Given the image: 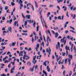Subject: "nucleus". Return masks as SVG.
<instances>
[{
  "label": "nucleus",
  "instance_id": "nucleus-1",
  "mask_svg": "<svg viewBox=\"0 0 76 76\" xmlns=\"http://www.w3.org/2000/svg\"><path fill=\"white\" fill-rule=\"evenodd\" d=\"M65 37H64V38H62L61 39V42L63 43L64 42V44H62L61 45V47H63V45H64L66 42V40H64V39L65 38Z\"/></svg>",
  "mask_w": 76,
  "mask_h": 76
},
{
  "label": "nucleus",
  "instance_id": "nucleus-2",
  "mask_svg": "<svg viewBox=\"0 0 76 76\" xmlns=\"http://www.w3.org/2000/svg\"><path fill=\"white\" fill-rule=\"evenodd\" d=\"M38 12H40V15H41V20L42 21V24L43 25V22H42V15L41 14V12H42V9H41V8H40L38 10Z\"/></svg>",
  "mask_w": 76,
  "mask_h": 76
},
{
  "label": "nucleus",
  "instance_id": "nucleus-3",
  "mask_svg": "<svg viewBox=\"0 0 76 76\" xmlns=\"http://www.w3.org/2000/svg\"><path fill=\"white\" fill-rule=\"evenodd\" d=\"M15 66H13V67L11 69L10 72L11 73H14V72H15V71H14L13 70H15Z\"/></svg>",
  "mask_w": 76,
  "mask_h": 76
},
{
  "label": "nucleus",
  "instance_id": "nucleus-4",
  "mask_svg": "<svg viewBox=\"0 0 76 76\" xmlns=\"http://www.w3.org/2000/svg\"><path fill=\"white\" fill-rule=\"evenodd\" d=\"M56 48L57 50L60 49V42H58L57 45L56 46Z\"/></svg>",
  "mask_w": 76,
  "mask_h": 76
},
{
  "label": "nucleus",
  "instance_id": "nucleus-5",
  "mask_svg": "<svg viewBox=\"0 0 76 76\" xmlns=\"http://www.w3.org/2000/svg\"><path fill=\"white\" fill-rule=\"evenodd\" d=\"M46 51L47 53L49 52V54H51V50L50 49V48L49 47V50H48V49H46Z\"/></svg>",
  "mask_w": 76,
  "mask_h": 76
},
{
  "label": "nucleus",
  "instance_id": "nucleus-6",
  "mask_svg": "<svg viewBox=\"0 0 76 76\" xmlns=\"http://www.w3.org/2000/svg\"><path fill=\"white\" fill-rule=\"evenodd\" d=\"M8 30L9 31H7V33H9V32H10L11 33H12V27H8Z\"/></svg>",
  "mask_w": 76,
  "mask_h": 76
},
{
  "label": "nucleus",
  "instance_id": "nucleus-7",
  "mask_svg": "<svg viewBox=\"0 0 76 76\" xmlns=\"http://www.w3.org/2000/svg\"><path fill=\"white\" fill-rule=\"evenodd\" d=\"M39 45L37 43L36 45V47L35 48L37 51H38V48H39Z\"/></svg>",
  "mask_w": 76,
  "mask_h": 76
},
{
  "label": "nucleus",
  "instance_id": "nucleus-8",
  "mask_svg": "<svg viewBox=\"0 0 76 76\" xmlns=\"http://www.w3.org/2000/svg\"><path fill=\"white\" fill-rule=\"evenodd\" d=\"M47 63L48 64L49 63V62L48 61H45L43 63V65H45V66H47V64H46V63Z\"/></svg>",
  "mask_w": 76,
  "mask_h": 76
},
{
  "label": "nucleus",
  "instance_id": "nucleus-9",
  "mask_svg": "<svg viewBox=\"0 0 76 76\" xmlns=\"http://www.w3.org/2000/svg\"><path fill=\"white\" fill-rule=\"evenodd\" d=\"M68 57L70 59H71V60H72V59H73V55H72L69 54Z\"/></svg>",
  "mask_w": 76,
  "mask_h": 76
},
{
  "label": "nucleus",
  "instance_id": "nucleus-10",
  "mask_svg": "<svg viewBox=\"0 0 76 76\" xmlns=\"http://www.w3.org/2000/svg\"><path fill=\"white\" fill-rule=\"evenodd\" d=\"M47 69L48 70V72H50L51 71V70L50 69V68L49 67V66H47Z\"/></svg>",
  "mask_w": 76,
  "mask_h": 76
},
{
  "label": "nucleus",
  "instance_id": "nucleus-11",
  "mask_svg": "<svg viewBox=\"0 0 76 76\" xmlns=\"http://www.w3.org/2000/svg\"><path fill=\"white\" fill-rule=\"evenodd\" d=\"M47 41H50V42H51V40L50 39V37L48 36H47Z\"/></svg>",
  "mask_w": 76,
  "mask_h": 76
},
{
  "label": "nucleus",
  "instance_id": "nucleus-12",
  "mask_svg": "<svg viewBox=\"0 0 76 76\" xmlns=\"http://www.w3.org/2000/svg\"><path fill=\"white\" fill-rule=\"evenodd\" d=\"M61 58V56H59L58 57V56L56 57V61L58 62V60H60V59Z\"/></svg>",
  "mask_w": 76,
  "mask_h": 76
},
{
  "label": "nucleus",
  "instance_id": "nucleus-13",
  "mask_svg": "<svg viewBox=\"0 0 76 76\" xmlns=\"http://www.w3.org/2000/svg\"><path fill=\"white\" fill-rule=\"evenodd\" d=\"M7 58H8V56H5L4 58H3L2 60L3 61H4L5 60H6Z\"/></svg>",
  "mask_w": 76,
  "mask_h": 76
},
{
  "label": "nucleus",
  "instance_id": "nucleus-14",
  "mask_svg": "<svg viewBox=\"0 0 76 76\" xmlns=\"http://www.w3.org/2000/svg\"><path fill=\"white\" fill-rule=\"evenodd\" d=\"M23 51H22L21 52H20V53L19 54V56H23Z\"/></svg>",
  "mask_w": 76,
  "mask_h": 76
},
{
  "label": "nucleus",
  "instance_id": "nucleus-15",
  "mask_svg": "<svg viewBox=\"0 0 76 76\" xmlns=\"http://www.w3.org/2000/svg\"><path fill=\"white\" fill-rule=\"evenodd\" d=\"M34 3H35V7L36 8H38V3H37L36 1H34Z\"/></svg>",
  "mask_w": 76,
  "mask_h": 76
},
{
  "label": "nucleus",
  "instance_id": "nucleus-16",
  "mask_svg": "<svg viewBox=\"0 0 76 76\" xmlns=\"http://www.w3.org/2000/svg\"><path fill=\"white\" fill-rule=\"evenodd\" d=\"M31 63H30V62L29 61H28L27 63V66H31Z\"/></svg>",
  "mask_w": 76,
  "mask_h": 76
},
{
  "label": "nucleus",
  "instance_id": "nucleus-17",
  "mask_svg": "<svg viewBox=\"0 0 76 76\" xmlns=\"http://www.w3.org/2000/svg\"><path fill=\"white\" fill-rule=\"evenodd\" d=\"M68 64L69 65H70L71 64V63H70V61H71V60H70V58H69L68 59Z\"/></svg>",
  "mask_w": 76,
  "mask_h": 76
},
{
  "label": "nucleus",
  "instance_id": "nucleus-18",
  "mask_svg": "<svg viewBox=\"0 0 76 76\" xmlns=\"http://www.w3.org/2000/svg\"><path fill=\"white\" fill-rule=\"evenodd\" d=\"M24 56L26 57H29L27 55H26V52L25 51H24Z\"/></svg>",
  "mask_w": 76,
  "mask_h": 76
},
{
  "label": "nucleus",
  "instance_id": "nucleus-19",
  "mask_svg": "<svg viewBox=\"0 0 76 76\" xmlns=\"http://www.w3.org/2000/svg\"><path fill=\"white\" fill-rule=\"evenodd\" d=\"M36 57H37V56H35L34 57H33L32 62H34V61H35V60L36 59Z\"/></svg>",
  "mask_w": 76,
  "mask_h": 76
},
{
  "label": "nucleus",
  "instance_id": "nucleus-20",
  "mask_svg": "<svg viewBox=\"0 0 76 76\" xmlns=\"http://www.w3.org/2000/svg\"><path fill=\"white\" fill-rule=\"evenodd\" d=\"M44 22L45 25V27L46 28H47V24H46V23L44 21Z\"/></svg>",
  "mask_w": 76,
  "mask_h": 76
},
{
  "label": "nucleus",
  "instance_id": "nucleus-21",
  "mask_svg": "<svg viewBox=\"0 0 76 76\" xmlns=\"http://www.w3.org/2000/svg\"><path fill=\"white\" fill-rule=\"evenodd\" d=\"M34 66H33V68H31L30 69V70L31 72H34Z\"/></svg>",
  "mask_w": 76,
  "mask_h": 76
},
{
  "label": "nucleus",
  "instance_id": "nucleus-22",
  "mask_svg": "<svg viewBox=\"0 0 76 76\" xmlns=\"http://www.w3.org/2000/svg\"><path fill=\"white\" fill-rule=\"evenodd\" d=\"M39 26H37V32H38L39 31Z\"/></svg>",
  "mask_w": 76,
  "mask_h": 76
},
{
  "label": "nucleus",
  "instance_id": "nucleus-23",
  "mask_svg": "<svg viewBox=\"0 0 76 76\" xmlns=\"http://www.w3.org/2000/svg\"><path fill=\"white\" fill-rule=\"evenodd\" d=\"M22 6H23V4H21L20 5V6L19 7V9H20V10L22 9Z\"/></svg>",
  "mask_w": 76,
  "mask_h": 76
},
{
  "label": "nucleus",
  "instance_id": "nucleus-24",
  "mask_svg": "<svg viewBox=\"0 0 76 76\" xmlns=\"http://www.w3.org/2000/svg\"><path fill=\"white\" fill-rule=\"evenodd\" d=\"M65 48H66V50H69V47H67V46H66Z\"/></svg>",
  "mask_w": 76,
  "mask_h": 76
},
{
  "label": "nucleus",
  "instance_id": "nucleus-25",
  "mask_svg": "<svg viewBox=\"0 0 76 76\" xmlns=\"http://www.w3.org/2000/svg\"><path fill=\"white\" fill-rule=\"evenodd\" d=\"M23 3V2L21 0H20L19 1V3H20V4H22V3Z\"/></svg>",
  "mask_w": 76,
  "mask_h": 76
},
{
  "label": "nucleus",
  "instance_id": "nucleus-26",
  "mask_svg": "<svg viewBox=\"0 0 76 76\" xmlns=\"http://www.w3.org/2000/svg\"><path fill=\"white\" fill-rule=\"evenodd\" d=\"M26 17H27L28 19H29L31 17V15H26Z\"/></svg>",
  "mask_w": 76,
  "mask_h": 76
},
{
  "label": "nucleus",
  "instance_id": "nucleus-27",
  "mask_svg": "<svg viewBox=\"0 0 76 76\" xmlns=\"http://www.w3.org/2000/svg\"><path fill=\"white\" fill-rule=\"evenodd\" d=\"M27 23H28L27 21H25L24 26H26V25H27Z\"/></svg>",
  "mask_w": 76,
  "mask_h": 76
},
{
  "label": "nucleus",
  "instance_id": "nucleus-28",
  "mask_svg": "<svg viewBox=\"0 0 76 76\" xmlns=\"http://www.w3.org/2000/svg\"><path fill=\"white\" fill-rule=\"evenodd\" d=\"M15 44H16V42H12V46L14 47L15 45Z\"/></svg>",
  "mask_w": 76,
  "mask_h": 76
},
{
  "label": "nucleus",
  "instance_id": "nucleus-29",
  "mask_svg": "<svg viewBox=\"0 0 76 76\" xmlns=\"http://www.w3.org/2000/svg\"><path fill=\"white\" fill-rule=\"evenodd\" d=\"M63 1V0H59V1L58 0H57L58 3H60V2H62Z\"/></svg>",
  "mask_w": 76,
  "mask_h": 76
},
{
  "label": "nucleus",
  "instance_id": "nucleus-30",
  "mask_svg": "<svg viewBox=\"0 0 76 76\" xmlns=\"http://www.w3.org/2000/svg\"><path fill=\"white\" fill-rule=\"evenodd\" d=\"M43 73L46 76H47V72L44 70L43 71Z\"/></svg>",
  "mask_w": 76,
  "mask_h": 76
},
{
  "label": "nucleus",
  "instance_id": "nucleus-31",
  "mask_svg": "<svg viewBox=\"0 0 76 76\" xmlns=\"http://www.w3.org/2000/svg\"><path fill=\"white\" fill-rule=\"evenodd\" d=\"M54 7V5H50L48 7L50 8V7Z\"/></svg>",
  "mask_w": 76,
  "mask_h": 76
},
{
  "label": "nucleus",
  "instance_id": "nucleus-32",
  "mask_svg": "<svg viewBox=\"0 0 76 76\" xmlns=\"http://www.w3.org/2000/svg\"><path fill=\"white\" fill-rule=\"evenodd\" d=\"M11 4L12 6H15V3H14V2H11Z\"/></svg>",
  "mask_w": 76,
  "mask_h": 76
},
{
  "label": "nucleus",
  "instance_id": "nucleus-33",
  "mask_svg": "<svg viewBox=\"0 0 76 76\" xmlns=\"http://www.w3.org/2000/svg\"><path fill=\"white\" fill-rule=\"evenodd\" d=\"M4 63H9V61L7 60H5L4 61Z\"/></svg>",
  "mask_w": 76,
  "mask_h": 76
},
{
  "label": "nucleus",
  "instance_id": "nucleus-34",
  "mask_svg": "<svg viewBox=\"0 0 76 76\" xmlns=\"http://www.w3.org/2000/svg\"><path fill=\"white\" fill-rule=\"evenodd\" d=\"M58 19H59L60 20H61V16H59L58 18Z\"/></svg>",
  "mask_w": 76,
  "mask_h": 76
},
{
  "label": "nucleus",
  "instance_id": "nucleus-35",
  "mask_svg": "<svg viewBox=\"0 0 76 76\" xmlns=\"http://www.w3.org/2000/svg\"><path fill=\"white\" fill-rule=\"evenodd\" d=\"M41 6H42V7H47V6L46 5H41Z\"/></svg>",
  "mask_w": 76,
  "mask_h": 76
},
{
  "label": "nucleus",
  "instance_id": "nucleus-36",
  "mask_svg": "<svg viewBox=\"0 0 76 76\" xmlns=\"http://www.w3.org/2000/svg\"><path fill=\"white\" fill-rule=\"evenodd\" d=\"M18 21H15V23H14V25H16V24L18 23Z\"/></svg>",
  "mask_w": 76,
  "mask_h": 76
},
{
  "label": "nucleus",
  "instance_id": "nucleus-37",
  "mask_svg": "<svg viewBox=\"0 0 76 76\" xmlns=\"http://www.w3.org/2000/svg\"><path fill=\"white\" fill-rule=\"evenodd\" d=\"M23 32L24 33H26L28 32V30H23Z\"/></svg>",
  "mask_w": 76,
  "mask_h": 76
},
{
  "label": "nucleus",
  "instance_id": "nucleus-38",
  "mask_svg": "<svg viewBox=\"0 0 76 76\" xmlns=\"http://www.w3.org/2000/svg\"><path fill=\"white\" fill-rule=\"evenodd\" d=\"M58 33H57L56 34H55V38H57V37H58Z\"/></svg>",
  "mask_w": 76,
  "mask_h": 76
},
{
  "label": "nucleus",
  "instance_id": "nucleus-39",
  "mask_svg": "<svg viewBox=\"0 0 76 76\" xmlns=\"http://www.w3.org/2000/svg\"><path fill=\"white\" fill-rule=\"evenodd\" d=\"M66 71H64V72L63 73V75L64 76H65V73H66Z\"/></svg>",
  "mask_w": 76,
  "mask_h": 76
},
{
  "label": "nucleus",
  "instance_id": "nucleus-40",
  "mask_svg": "<svg viewBox=\"0 0 76 76\" xmlns=\"http://www.w3.org/2000/svg\"><path fill=\"white\" fill-rule=\"evenodd\" d=\"M22 35H26V36H28V34H27L26 33H23V34H22Z\"/></svg>",
  "mask_w": 76,
  "mask_h": 76
},
{
  "label": "nucleus",
  "instance_id": "nucleus-41",
  "mask_svg": "<svg viewBox=\"0 0 76 76\" xmlns=\"http://www.w3.org/2000/svg\"><path fill=\"white\" fill-rule=\"evenodd\" d=\"M50 15H51V13H50V12H48V17H49V16H50Z\"/></svg>",
  "mask_w": 76,
  "mask_h": 76
},
{
  "label": "nucleus",
  "instance_id": "nucleus-42",
  "mask_svg": "<svg viewBox=\"0 0 76 76\" xmlns=\"http://www.w3.org/2000/svg\"><path fill=\"white\" fill-rule=\"evenodd\" d=\"M37 67H38V66H37V65H36L35 67V69H36L35 70V71H37Z\"/></svg>",
  "mask_w": 76,
  "mask_h": 76
},
{
  "label": "nucleus",
  "instance_id": "nucleus-43",
  "mask_svg": "<svg viewBox=\"0 0 76 76\" xmlns=\"http://www.w3.org/2000/svg\"><path fill=\"white\" fill-rule=\"evenodd\" d=\"M37 60H36L35 61H34V62H32L34 64H35L37 63Z\"/></svg>",
  "mask_w": 76,
  "mask_h": 76
},
{
  "label": "nucleus",
  "instance_id": "nucleus-44",
  "mask_svg": "<svg viewBox=\"0 0 76 76\" xmlns=\"http://www.w3.org/2000/svg\"><path fill=\"white\" fill-rule=\"evenodd\" d=\"M40 51H41V52L42 51V47L41 46L40 47Z\"/></svg>",
  "mask_w": 76,
  "mask_h": 76
},
{
  "label": "nucleus",
  "instance_id": "nucleus-45",
  "mask_svg": "<svg viewBox=\"0 0 76 76\" xmlns=\"http://www.w3.org/2000/svg\"><path fill=\"white\" fill-rule=\"evenodd\" d=\"M30 58V57H28L26 58V60H28V59H29Z\"/></svg>",
  "mask_w": 76,
  "mask_h": 76
},
{
  "label": "nucleus",
  "instance_id": "nucleus-46",
  "mask_svg": "<svg viewBox=\"0 0 76 76\" xmlns=\"http://www.w3.org/2000/svg\"><path fill=\"white\" fill-rule=\"evenodd\" d=\"M2 2L4 4H6V2L4 1V0H2Z\"/></svg>",
  "mask_w": 76,
  "mask_h": 76
},
{
  "label": "nucleus",
  "instance_id": "nucleus-47",
  "mask_svg": "<svg viewBox=\"0 0 76 76\" xmlns=\"http://www.w3.org/2000/svg\"><path fill=\"white\" fill-rule=\"evenodd\" d=\"M65 32L66 34H67L68 32H69V31H68V30H66L65 31Z\"/></svg>",
  "mask_w": 76,
  "mask_h": 76
},
{
  "label": "nucleus",
  "instance_id": "nucleus-48",
  "mask_svg": "<svg viewBox=\"0 0 76 76\" xmlns=\"http://www.w3.org/2000/svg\"><path fill=\"white\" fill-rule=\"evenodd\" d=\"M64 15H63L62 16L61 18V19H62V20H63V19H64Z\"/></svg>",
  "mask_w": 76,
  "mask_h": 76
},
{
  "label": "nucleus",
  "instance_id": "nucleus-49",
  "mask_svg": "<svg viewBox=\"0 0 76 76\" xmlns=\"http://www.w3.org/2000/svg\"><path fill=\"white\" fill-rule=\"evenodd\" d=\"M70 32H73V33H76L75 31H74L73 30H70Z\"/></svg>",
  "mask_w": 76,
  "mask_h": 76
},
{
  "label": "nucleus",
  "instance_id": "nucleus-50",
  "mask_svg": "<svg viewBox=\"0 0 76 76\" xmlns=\"http://www.w3.org/2000/svg\"><path fill=\"white\" fill-rule=\"evenodd\" d=\"M10 67H11V66H10V64L8 65V67L10 69Z\"/></svg>",
  "mask_w": 76,
  "mask_h": 76
},
{
  "label": "nucleus",
  "instance_id": "nucleus-51",
  "mask_svg": "<svg viewBox=\"0 0 76 76\" xmlns=\"http://www.w3.org/2000/svg\"><path fill=\"white\" fill-rule=\"evenodd\" d=\"M32 50V48H30L29 49H28V51H31Z\"/></svg>",
  "mask_w": 76,
  "mask_h": 76
},
{
  "label": "nucleus",
  "instance_id": "nucleus-52",
  "mask_svg": "<svg viewBox=\"0 0 76 76\" xmlns=\"http://www.w3.org/2000/svg\"><path fill=\"white\" fill-rule=\"evenodd\" d=\"M75 18H76V15L75 14L72 18L73 19H75Z\"/></svg>",
  "mask_w": 76,
  "mask_h": 76
},
{
  "label": "nucleus",
  "instance_id": "nucleus-53",
  "mask_svg": "<svg viewBox=\"0 0 76 76\" xmlns=\"http://www.w3.org/2000/svg\"><path fill=\"white\" fill-rule=\"evenodd\" d=\"M2 19L3 20H5V17H3L2 18Z\"/></svg>",
  "mask_w": 76,
  "mask_h": 76
},
{
  "label": "nucleus",
  "instance_id": "nucleus-54",
  "mask_svg": "<svg viewBox=\"0 0 76 76\" xmlns=\"http://www.w3.org/2000/svg\"><path fill=\"white\" fill-rule=\"evenodd\" d=\"M65 54H66V53H63L62 52V55L63 56H64L65 55Z\"/></svg>",
  "mask_w": 76,
  "mask_h": 76
},
{
  "label": "nucleus",
  "instance_id": "nucleus-55",
  "mask_svg": "<svg viewBox=\"0 0 76 76\" xmlns=\"http://www.w3.org/2000/svg\"><path fill=\"white\" fill-rule=\"evenodd\" d=\"M9 21L10 23H11V22H12V19H11V20H10Z\"/></svg>",
  "mask_w": 76,
  "mask_h": 76
},
{
  "label": "nucleus",
  "instance_id": "nucleus-56",
  "mask_svg": "<svg viewBox=\"0 0 76 76\" xmlns=\"http://www.w3.org/2000/svg\"><path fill=\"white\" fill-rule=\"evenodd\" d=\"M70 28H72V29H73V30H75V28L72 27L71 26H70Z\"/></svg>",
  "mask_w": 76,
  "mask_h": 76
},
{
  "label": "nucleus",
  "instance_id": "nucleus-57",
  "mask_svg": "<svg viewBox=\"0 0 76 76\" xmlns=\"http://www.w3.org/2000/svg\"><path fill=\"white\" fill-rule=\"evenodd\" d=\"M67 59H66L64 60V62L66 64V62H67Z\"/></svg>",
  "mask_w": 76,
  "mask_h": 76
},
{
  "label": "nucleus",
  "instance_id": "nucleus-58",
  "mask_svg": "<svg viewBox=\"0 0 76 76\" xmlns=\"http://www.w3.org/2000/svg\"><path fill=\"white\" fill-rule=\"evenodd\" d=\"M57 7L58 10H60V7H59V6H57Z\"/></svg>",
  "mask_w": 76,
  "mask_h": 76
},
{
  "label": "nucleus",
  "instance_id": "nucleus-59",
  "mask_svg": "<svg viewBox=\"0 0 76 76\" xmlns=\"http://www.w3.org/2000/svg\"><path fill=\"white\" fill-rule=\"evenodd\" d=\"M7 6H6L5 8V10H7Z\"/></svg>",
  "mask_w": 76,
  "mask_h": 76
},
{
  "label": "nucleus",
  "instance_id": "nucleus-60",
  "mask_svg": "<svg viewBox=\"0 0 76 76\" xmlns=\"http://www.w3.org/2000/svg\"><path fill=\"white\" fill-rule=\"evenodd\" d=\"M2 48V49L4 50L5 49V47H3V46H2L1 47Z\"/></svg>",
  "mask_w": 76,
  "mask_h": 76
},
{
  "label": "nucleus",
  "instance_id": "nucleus-61",
  "mask_svg": "<svg viewBox=\"0 0 76 76\" xmlns=\"http://www.w3.org/2000/svg\"><path fill=\"white\" fill-rule=\"evenodd\" d=\"M11 63L12 64L13 66L15 65V62H11Z\"/></svg>",
  "mask_w": 76,
  "mask_h": 76
},
{
  "label": "nucleus",
  "instance_id": "nucleus-62",
  "mask_svg": "<svg viewBox=\"0 0 76 76\" xmlns=\"http://www.w3.org/2000/svg\"><path fill=\"white\" fill-rule=\"evenodd\" d=\"M23 42L24 43H25V44H27V43H28V42H27L25 41H23Z\"/></svg>",
  "mask_w": 76,
  "mask_h": 76
},
{
  "label": "nucleus",
  "instance_id": "nucleus-63",
  "mask_svg": "<svg viewBox=\"0 0 76 76\" xmlns=\"http://www.w3.org/2000/svg\"><path fill=\"white\" fill-rule=\"evenodd\" d=\"M24 45V43H21L20 44V46H22V45Z\"/></svg>",
  "mask_w": 76,
  "mask_h": 76
},
{
  "label": "nucleus",
  "instance_id": "nucleus-64",
  "mask_svg": "<svg viewBox=\"0 0 76 76\" xmlns=\"http://www.w3.org/2000/svg\"><path fill=\"white\" fill-rule=\"evenodd\" d=\"M1 76H6L4 74H3L2 75H1Z\"/></svg>",
  "mask_w": 76,
  "mask_h": 76
}]
</instances>
